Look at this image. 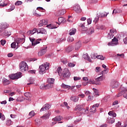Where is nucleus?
I'll return each instance as SVG.
<instances>
[{
  "mask_svg": "<svg viewBox=\"0 0 127 127\" xmlns=\"http://www.w3.org/2000/svg\"><path fill=\"white\" fill-rule=\"evenodd\" d=\"M96 107H95V105H93L92 106L91 109H90V111L92 113H96Z\"/></svg>",
  "mask_w": 127,
  "mask_h": 127,
  "instance_id": "nucleus-38",
  "label": "nucleus"
},
{
  "mask_svg": "<svg viewBox=\"0 0 127 127\" xmlns=\"http://www.w3.org/2000/svg\"><path fill=\"white\" fill-rule=\"evenodd\" d=\"M116 127H122V123L118 122V123L116 124Z\"/></svg>",
  "mask_w": 127,
  "mask_h": 127,
  "instance_id": "nucleus-59",
  "label": "nucleus"
},
{
  "mask_svg": "<svg viewBox=\"0 0 127 127\" xmlns=\"http://www.w3.org/2000/svg\"><path fill=\"white\" fill-rule=\"evenodd\" d=\"M36 72V70H31L29 71V73L30 74H35V72Z\"/></svg>",
  "mask_w": 127,
  "mask_h": 127,
  "instance_id": "nucleus-62",
  "label": "nucleus"
},
{
  "mask_svg": "<svg viewBox=\"0 0 127 127\" xmlns=\"http://www.w3.org/2000/svg\"><path fill=\"white\" fill-rule=\"evenodd\" d=\"M85 94L86 95V96H91V92H90V91H86L85 92Z\"/></svg>",
  "mask_w": 127,
  "mask_h": 127,
  "instance_id": "nucleus-61",
  "label": "nucleus"
},
{
  "mask_svg": "<svg viewBox=\"0 0 127 127\" xmlns=\"http://www.w3.org/2000/svg\"><path fill=\"white\" fill-rule=\"evenodd\" d=\"M105 72H106V69L103 70L101 73V75H102L97 78V79H99L100 82L104 81V80L106 79V76H105Z\"/></svg>",
  "mask_w": 127,
  "mask_h": 127,
  "instance_id": "nucleus-11",
  "label": "nucleus"
},
{
  "mask_svg": "<svg viewBox=\"0 0 127 127\" xmlns=\"http://www.w3.org/2000/svg\"><path fill=\"white\" fill-rule=\"evenodd\" d=\"M22 39L21 38H17L16 39V40H15V42L17 43V48H18V44H19V43H21V42H22Z\"/></svg>",
  "mask_w": 127,
  "mask_h": 127,
  "instance_id": "nucleus-28",
  "label": "nucleus"
},
{
  "mask_svg": "<svg viewBox=\"0 0 127 127\" xmlns=\"http://www.w3.org/2000/svg\"><path fill=\"white\" fill-rule=\"evenodd\" d=\"M73 8V10H75V12H77V13H80V12L82 11V9H81V7H80L79 4H74Z\"/></svg>",
  "mask_w": 127,
  "mask_h": 127,
  "instance_id": "nucleus-9",
  "label": "nucleus"
},
{
  "mask_svg": "<svg viewBox=\"0 0 127 127\" xmlns=\"http://www.w3.org/2000/svg\"><path fill=\"white\" fill-rule=\"evenodd\" d=\"M6 5H7V3L6 2V1H0V6H6Z\"/></svg>",
  "mask_w": 127,
  "mask_h": 127,
  "instance_id": "nucleus-32",
  "label": "nucleus"
},
{
  "mask_svg": "<svg viewBox=\"0 0 127 127\" xmlns=\"http://www.w3.org/2000/svg\"><path fill=\"white\" fill-rule=\"evenodd\" d=\"M2 83L3 86H7V85H9V84H10V81L6 78H3Z\"/></svg>",
  "mask_w": 127,
  "mask_h": 127,
  "instance_id": "nucleus-19",
  "label": "nucleus"
},
{
  "mask_svg": "<svg viewBox=\"0 0 127 127\" xmlns=\"http://www.w3.org/2000/svg\"><path fill=\"white\" fill-rule=\"evenodd\" d=\"M70 75L71 74L70 73L69 69H68L67 68H64L63 72V76L64 78H69Z\"/></svg>",
  "mask_w": 127,
  "mask_h": 127,
  "instance_id": "nucleus-7",
  "label": "nucleus"
},
{
  "mask_svg": "<svg viewBox=\"0 0 127 127\" xmlns=\"http://www.w3.org/2000/svg\"><path fill=\"white\" fill-rule=\"evenodd\" d=\"M127 92V89L125 88L123 90H122V92L123 93V97L125 98V99H127V93H126Z\"/></svg>",
  "mask_w": 127,
  "mask_h": 127,
  "instance_id": "nucleus-31",
  "label": "nucleus"
},
{
  "mask_svg": "<svg viewBox=\"0 0 127 127\" xmlns=\"http://www.w3.org/2000/svg\"><path fill=\"white\" fill-rule=\"evenodd\" d=\"M29 40L31 41V42L32 43V45L33 46H35V45L39 44V43H40V42L39 41V40H41V39L36 40L35 39H34L33 38H29Z\"/></svg>",
  "mask_w": 127,
  "mask_h": 127,
  "instance_id": "nucleus-10",
  "label": "nucleus"
},
{
  "mask_svg": "<svg viewBox=\"0 0 127 127\" xmlns=\"http://www.w3.org/2000/svg\"><path fill=\"white\" fill-rule=\"evenodd\" d=\"M89 84H95V80L90 79V80H89Z\"/></svg>",
  "mask_w": 127,
  "mask_h": 127,
  "instance_id": "nucleus-63",
  "label": "nucleus"
},
{
  "mask_svg": "<svg viewBox=\"0 0 127 127\" xmlns=\"http://www.w3.org/2000/svg\"><path fill=\"white\" fill-rule=\"evenodd\" d=\"M37 32V29L36 28H34L33 30H29L27 32V35H33L35 33Z\"/></svg>",
  "mask_w": 127,
  "mask_h": 127,
  "instance_id": "nucleus-13",
  "label": "nucleus"
},
{
  "mask_svg": "<svg viewBox=\"0 0 127 127\" xmlns=\"http://www.w3.org/2000/svg\"><path fill=\"white\" fill-rule=\"evenodd\" d=\"M94 27H90L88 29V31L89 34H92V33H93V32H94Z\"/></svg>",
  "mask_w": 127,
  "mask_h": 127,
  "instance_id": "nucleus-40",
  "label": "nucleus"
},
{
  "mask_svg": "<svg viewBox=\"0 0 127 127\" xmlns=\"http://www.w3.org/2000/svg\"><path fill=\"white\" fill-rule=\"evenodd\" d=\"M9 77L12 80H15V79H19V78L21 77V72H18L17 73L10 74L9 75Z\"/></svg>",
  "mask_w": 127,
  "mask_h": 127,
  "instance_id": "nucleus-6",
  "label": "nucleus"
},
{
  "mask_svg": "<svg viewBox=\"0 0 127 127\" xmlns=\"http://www.w3.org/2000/svg\"><path fill=\"white\" fill-rule=\"evenodd\" d=\"M20 4H22V2L21 1H17L15 3V5H20Z\"/></svg>",
  "mask_w": 127,
  "mask_h": 127,
  "instance_id": "nucleus-52",
  "label": "nucleus"
},
{
  "mask_svg": "<svg viewBox=\"0 0 127 127\" xmlns=\"http://www.w3.org/2000/svg\"><path fill=\"white\" fill-rule=\"evenodd\" d=\"M6 124L7 126H11V125H12V124H13V123L12 122V121H11V120L10 119H8Z\"/></svg>",
  "mask_w": 127,
  "mask_h": 127,
  "instance_id": "nucleus-43",
  "label": "nucleus"
},
{
  "mask_svg": "<svg viewBox=\"0 0 127 127\" xmlns=\"http://www.w3.org/2000/svg\"><path fill=\"white\" fill-rule=\"evenodd\" d=\"M79 26H80V27H81V28H85V23H80L79 24Z\"/></svg>",
  "mask_w": 127,
  "mask_h": 127,
  "instance_id": "nucleus-58",
  "label": "nucleus"
},
{
  "mask_svg": "<svg viewBox=\"0 0 127 127\" xmlns=\"http://www.w3.org/2000/svg\"><path fill=\"white\" fill-rule=\"evenodd\" d=\"M46 51H47V50H46V49L41 50L38 52V56H43V55L46 53Z\"/></svg>",
  "mask_w": 127,
  "mask_h": 127,
  "instance_id": "nucleus-22",
  "label": "nucleus"
},
{
  "mask_svg": "<svg viewBox=\"0 0 127 127\" xmlns=\"http://www.w3.org/2000/svg\"><path fill=\"white\" fill-rule=\"evenodd\" d=\"M107 123L108 124H114L115 123V119L114 118L109 117L107 120Z\"/></svg>",
  "mask_w": 127,
  "mask_h": 127,
  "instance_id": "nucleus-24",
  "label": "nucleus"
},
{
  "mask_svg": "<svg viewBox=\"0 0 127 127\" xmlns=\"http://www.w3.org/2000/svg\"><path fill=\"white\" fill-rule=\"evenodd\" d=\"M57 72L58 73V75H59L60 76H62V68H61V67H59L57 68Z\"/></svg>",
  "mask_w": 127,
  "mask_h": 127,
  "instance_id": "nucleus-26",
  "label": "nucleus"
},
{
  "mask_svg": "<svg viewBox=\"0 0 127 127\" xmlns=\"http://www.w3.org/2000/svg\"><path fill=\"white\" fill-rule=\"evenodd\" d=\"M66 13V10L61 9L59 11V13L56 14V16H59V15H64Z\"/></svg>",
  "mask_w": 127,
  "mask_h": 127,
  "instance_id": "nucleus-20",
  "label": "nucleus"
},
{
  "mask_svg": "<svg viewBox=\"0 0 127 127\" xmlns=\"http://www.w3.org/2000/svg\"><path fill=\"white\" fill-rule=\"evenodd\" d=\"M11 47L12 48H17V45H16V42H14L11 43Z\"/></svg>",
  "mask_w": 127,
  "mask_h": 127,
  "instance_id": "nucleus-42",
  "label": "nucleus"
},
{
  "mask_svg": "<svg viewBox=\"0 0 127 127\" xmlns=\"http://www.w3.org/2000/svg\"><path fill=\"white\" fill-rule=\"evenodd\" d=\"M62 119H63L62 117L60 116H57L54 119H53V121H54V122H60V121H61Z\"/></svg>",
  "mask_w": 127,
  "mask_h": 127,
  "instance_id": "nucleus-23",
  "label": "nucleus"
},
{
  "mask_svg": "<svg viewBox=\"0 0 127 127\" xmlns=\"http://www.w3.org/2000/svg\"><path fill=\"white\" fill-rule=\"evenodd\" d=\"M101 83L100 80L98 78L95 79V85H101Z\"/></svg>",
  "mask_w": 127,
  "mask_h": 127,
  "instance_id": "nucleus-45",
  "label": "nucleus"
},
{
  "mask_svg": "<svg viewBox=\"0 0 127 127\" xmlns=\"http://www.w3.org/2000/svg\"><path fill=\"white\" fill-rule=\"evenodd\" d=\"M61 87L62 88H63V89H70V90H73V89L75 87V86H70L63 83L61 85Z\"/></svg>",
  "mask_w": 127,
  "mask_h": 127,
  "instance_id": "nucleus-15",
  "label": "nucleus"
},
{
  "mask_svg": "<svg viewBox=\"0 0 127 127\" xmlns=\"http://www.w3.org/2000/svg\"><path fill=\"white\" fill-rule=\"evenodd\" d=\"M51 108V105L49 104H45V106H44L40 110V112H43V113H46V112H48L49 110V109Z\"/></svg>",
  "mask_w": 127,
  "mask_h": 127,
  "instance_id": "nucleus-8",
  "label": "nucleus"
},
{
  "mask_svg": "<svg viewBox=\"0 0 127 127\" xmlns=\"http://www.w3.org/2000/svg\"><path fill=\"white\" fill-rule=\"evenodd\" d=\"M14 8H15V7L14 6V5H12L11 6V8L8 9V11H11L13 10V9H14Z\"/></svg>",
  "mask_w": 127,
  "mask_h": 127,
  "instance_id": "nucleus-57",
  "label": "nucleus"
},
{
  "mask_svg": "<svg viewBox=\"0 0 127 127\" xmlns=\"http://www.w3.org/2000/svg\"><path fill=\"white\" fill-rule=\"evenodd\" d=\"M108 115L110 117H113V118H116V117H117V114L115 112H114V111H110L108 113Z\"/></svg>",
  "mask_w": 127,
  "mask_h": 127,
  "instance_id": "nucleus-29",
  "label": "nucleus"
},
{
  "mask_svg": "<svg viewBox=\"0 0 127 127\" xmlns=\"http://www.w3.org/2000/svg\"><path fill=\"white\" fill-rule=\"evenodd\" d=\"M24 96L27 98H31V97H32V95L30 92H26L24 93Z\"/></svg>",
  "mask_w": 127,
  "mask_h": 127,
  "instance_id": "nucleus-37",
  "label": "nucleus"
},
{
  "mask_svg": "<svg viewBox=\"0 0 127 127\" xmlns=\"http://www.w3.org/2000/svg\"><path fill=\"white\" fill-rule=\"evenodd\" d=\"M47 27H48V28H50V29H54V28H57V27H56V26H53L51 24L48 25Z\"/></svg>",
  "mask_w": 127,
  "mask_h": 127,
  "instance_id": "nucleus-41",
  "label": "nucleus"
},
{
  "mask_svg": "<svg viewBox=\"0 0 127 127\" xmlns=\"http://www.w3.org/2000/svg\"><path fill=\"white\" fill-rule=\"evenodd\" d=\"M6 41H5V40H1L0 41V43L1 44V45H2V46H3V45H4V44H5Z\"/></svg>",
  "mask_w": 127,
  "mask_h": 127,
  "instance_id": "nucleus-56",
  "label": "nucleus"
},
{
  "mask_svg": "<svg viewBox=\"0 0 127 127\" xmlns=\"http://www.w3.org/2000/svg\"><path fill=\"white\" fill-rule=\"evenodd\" d=\"M54 78H48L47 80L48 84L46 85H42L40 86L41 89H50V88L53 87V84H54Z\"/></svg>",
  "mask_w": 127,
  "mask_h": 127,
  "instance_id": "nucleus-2",
  "label": "nucleus"
},
{
  "mask_svg": "<svg viewBox=\"0 0 127 127\" xmlns=\"http://www.w3.org/2000/svg\"><path fill=\"white\" fill-rule=\"evenodd\" d=\"M73 49V46H69L65 49V52H66L67 53H69V52H71V51H72Z\"/></svg>",
  "mask_w": 127,
  "mask_h": 127,
  "instance_id": "nucleus-25",
  "label": "nucleus"
},
{
  "mask_svg": "<svg viewBox=\"0 0 127 127\" xmlns=\"http://www.w3.org/2000/svg\"><path fill=\"white\" fill-rule=\"evenodd\" d=\"M74 111H79V112H81L82 111L83 114H88V110L86 109L85 110V109H83L82 108V106L80 105H78L75 106L74 108Z\"/></svg>",
  "mask_w": 127,
  "mask_h": 127,
  "instance_id": "nucleus-4",
  "label": "nucleus"
},
{
  "mask_svg": "<svg viewBox=\"0 0 127 127\" xmlns=\"http://www.w3.org/2000/svg\"><path fill=\"white\" fill-rule=\"evenodd\" d=\"M119 44V39H118L116 37L112 40V41L108 43V46H115V45H118Z\"/></svg>",
  "mask_w": 127,
  "mask_h": 127,
  "instance_id": "nucleus-5",
  "label": "nucleus"
},
{
  "mask_svg": "<svg viewBox=\"0 0 127 127\" xmlns=\"http://www.w3.org/2000/svg\"><path fill=\"white\" fill-rule=\"evenodd\" d=\"M71 101H72L73 102H74L75 103L78 102V97L76 96H71L70 97Z\"/></svg>",
  "mask_w": 127,
  "mask_h": 127,
  "instance_id": "nucleus-34",
  "label": "nucleus"
},
{
  "mask_svg": "<svg viewBox=\"0 0 127 127\" xmlns=\"http://www.w3.org/2000/svg\"><path fill=\"white\" fill-rule=\"evenodd\" d=\"M3 29H5L2 24H0V32H1Z\"/></svg>",
  "mask_w": 127,
  "mask_h": 127,
  "instance_id": "nucleus-54",
  "label": "nucleus"
},
{
  "mask_svg": "<svg viewBox=\"0 0 127 127\" xmlns=\"http://www.w3.org/2000/svg\"><path fill=\"white\" fill-rule=\"evenodd\" d=\"M73 79H74V81H79V80H81V77L74 76L73 77Z\"/></svg>",
  "mask_w": 127,
  "mask_h": 127,
  "instance_id": "nucleus-55",
  "label": "nucleus"
},
{
  "mask_svg": "<svg viewBox=\"0 0 127 127\" xmlns=\"http://www.w3.org/2000/svg\"><path fill=\"white\" fill-rule=\"evenodd\" d=\"M19 68L21 72H24L26 70H28V66L26 63L24 62H21L19 64Z\"/></svg>",
  "mask_w": 127,
  "mask_h": 127,
  "instance_id": "nucleus-3",
  "label": "nucleus"
},
{
  "mask_svg": "<svg viewBox=\"0 0 127 127\" xmlns=\"http://www.w3.org/2000/svg\"><path fill=\"white\" fill-rule=\"evenodd\" d=\"M29 116L31 118H32V117H34V116H35V113L34 112V111H31L29 114Z\"/></svg>",
  "mask_w": 127,
  "mask_h": 127,
  "instance_id": "nucleus-44",
  "label": "nucleus"
},
{
  "mask_svg": "<svg viewBox=\"0 0 127 127\" xmlns=\"http://www.w3.org/2000/svg\"><path fill=\"white\" fill-rule=\"evenodd\" d=\"M108 15V13L106 14V12H100L99 17H106Z\"/></svg>",
  "mask_w": 127,
  "mask_h": 127,
  "instance_id": "nucleus-33",
  "label": "nucleus"
},
{
  "mask_svg": "<svg viewBox=\"0 0 127 127\" xmlns=\"http://www.w3.org/2000/svg\"><path fill=\"white\" fill-rule=\"evenodd\" d=\"M3 35L5 36H9L10 35H11V33L6 30L3 33Z\"/></svg>",
  "mask_w": 127,
  "mask_h": 127,
  "instance_id": "nucleus-35",
  "label": "nucleus"
},
{
  "mask_svg": "<svg viewBox=\"0 0 127 127\" xmlns=\"http://www.w3.org/2000/svg\"><path fill=\"white\" fill-rule=\"evenodd\" d=\"M82 46V43L79 41L75 44V50H78V49Z\"/></svg>",
  "mask_w": 127,
  "mask_h": 127,
  "instance_id": "nucleus-21",
  "label": "nucleus"
},
{
  "mask_svg": "<svg viewBox=\"0 0 127 127\" xmlns=\"http://www.w3.org/2000/svg\"><path fill=\"white\" fill-rule=\"evenodd\" d=\"M47 24V20L46 19L41 20L39 23L38 24V26L39 27H41V26H43V25H46Z\"/></svg>",
  "mask_w": 127,
  "mask_h": 127,
  "instance_id": "nucleus-14",
  "label": "nucleus"
},
{
  "mask_svg": "<svg viewBox=\"0 0 127 127\" xmlns=\"http://www.w3.org/2000/svg\"><path fill=\"white\" fill-rule=\"evenodd\" d=\"M114 37V34H112L111 33H108L107 36V38L108 39H112Z\"/></svg>",
  "mask_w": 127,
  "mask_h": 127,
  "instance_id": "nucleus-46",
  "label": "nucleus"
},
{
  "mask_svg": "<svg viewBox=\"0 0 127 127\" xmlns=\"http://www.w3.org/2000/svg\"><path fill=\"white\" fill-rule=\"evenodd\" d=\"M124 43L127 44V36L124 40Z\"/></svg>",
  "mask_w": 127,
  "mask_h": 127,
  "instance_id": "nucleus-64",
  "label": "nucleus"
},
{
  "mask_svg": "<svg viewBox=\"0 0 127 127\" xmlns=\"http://www.w3.org/2000/svg\"><path fill=\"white\" fill-rule=\"evenodd\" d=\"M34 79L32 78H30L28 80V82H29V83H28L27 85H33V84H34Z\"/></svg>",
  "mask_w": 127,
  "mask_h": 127,
  "instance_id": "nucleus-27",
  "label": "nucleus"
},
{
  "mask_svg": "<svg viewBox=\"0 0 127 127\" xmlns=\"http://www.w3.org/2000/svg\"><path fill=\"white\" fill-rule=\"evenodd\" d=\"M88 101H93V99H94V97L90 95L88 96Z\"/></svg>",
  "mask_w": 127,
  "mask_h": 127,
  "instance_id": "nucleus-60",
  "label": "nucleus"
},
{
  "mask_svg": "<svg viewBox=\"0 0 127 127\" xmlns=\"http://www.w3.org/2000/svg\"><path fill=\"white\" fill-rule=\"evenodd\" d=\"M67 40L68 42H72V41H74V38L72 37H69Z\"/></svg>",
  "mask_w": 127,
  "mask_h": 127,
  "instance_id": "nucleus-48",
  "label": "nucleus"
},
{
  "mask_svg": "<svg viewBox=\"0 0 127 127\" xmlns=\"http://www.w3.org/2000/svg\"><path fill=\"white\" fill-rule=\"evenodd\" d=\"M49 63H45L39 66V73L41 75H43L46 73V70L49 69Z\"/></svg>",
  "mask_w": 127,
  "mask_h": 127,
  "instance_id": "nucleus-1",
  "label": "nucleus"
},
{
  "mask_svg": "<svg viewBox=\"0 0 127 127\" xmlns=\"http://www.w3.org/2000/svg\"><path fill=\"white\" fill-rule=\"evenodd\" d=\"M93 90L95 93L94 96H99V91L95 88H93Z\"/></svg>",
  "mask_w": 127,
  "mask_h": 127,
  "instance_id": "nucleus-47",
  "label": "nucleus"
},
{
  "mask_svg": "<svg viewBox=\"0 0 127 127\" xmlns=\"http://www.w3.org/2000/svg\"><path fill=\"white\" fill-rule=\"evenodd\" d=\"M76 30L75 28H72L69 30V35H74L76 33Z\"/></svg>",
  "mask_w": 127,
  "mask_h": 127,
  "instance_id": "nucleus-30",
  "label": "nucleus"
},
{
  "mask_svg": "<svg viewBox=\"0 0 127 127\" xmlns=\"http://www.w3.org/2000/svg\"><path fill=\"white\" fill-rule=\"evenodd\" d=\"M96 58H97V59H100V60H104V58L103 56L102 55H99L96 56Z\"/></svg>",
  "mask_w": 127,
  "mask_h": 127,
  "instance_id": "nucleus-49",
  "label": "nucleus"
},
{
  "mask_svg": "<svg viewBox=\"0 0 127 127\" xmlns=\"http://www.w3.org/2000/svg\"><path fill=\"white\" fill-rule=\"evenodd\" d=\"M119 85H120V83H119V82L116 80L113 81L111 82V86L113 89L115 88H118V87H119Z\"/></svg>",
  "mask_w": 127,
  "mask_h": 127,
  "instance_id": "nucleus-16",
  "label": "nucleus"
},
{
  "mask_svg": "<svg viewBox=\"0 0 127 127\" xmlns=\"http://www.w3.org/2000/svg\"><path fill=\"white\" fill-rule=\"evenodd\" d=\"M35 124L36 126H37V127H40V126H41L42 125V121L40 119H37L35 120Z\"/></svg>",
  "mask_w": 127,
  "mask_h": 127,
  "instance_id": "nucleus-18",
  "label": "nucleus"
},
{
  "mask_svg": "<svg viewBox=\"0 0 127 127\" xmlns=\"http://www.w3.org/2000/svg\"><path fill=\"white\" fill-rule=\"evenodd\" d=\"M58 20L59 22L62 23V22H63V21H64V18H63V17H61L59 18Z\"/></svg>",
  "mask_w": 127,
  "mask_h": 127,
  "instance_id": "nucleus-51",
  "label": "nucleus"
},
{
  "mask_svg": "<svg viewBox=\"0 0 127 127\" xmlns=\"http://www.w3.org/2000/svg\"><path fill=\"white\" fill-rule=\"evenodd\" d=\"M76 64L73 63H69L68 64V67H74Z\"/></svg>",
  "mask_w": 127,
  "mask_h": 127,
  "instance_id": "nucleus-50",
  "label": "nucleus"
},
{
  "mask_svg": "<svg viewBox=\"0 0 127 127\" xmlns=\"http://www.w3.org/2000/svg\"><path fill=\"white\" fill-rule=\"evenodd\" d=\"M97 1L88 0L87 3L90 5L91 4H95V3H97Z\"/></svg>",
  "mask_w": 127,
  "mask_h": 127,
  "instance_id": "nucleus-39",
  "label": "nucleus"
},
{
  "mask_svg": "<svg viewBox=\"0 0 127 127\" xmlns=\"http://www.w3.org/2000/svg\"><path fill=\"white\" fill-rule=\"evenodd\" d=\"M37 32L38 34H39V33H41L42 34H46V30L43 28H40L37 30Z\"/></svg>",
  "mask_w": 127,
  "mask_h": 127,
  "instance_id": "nucleus-17",
  "label": "nucleus"
},
{
  "mask_svg": "<svg viewBox=\"0 0 127 127\" xmlns=\"http://www.w3.org/2000/svg\"><path fill=\"white\" fill-rule=\"evenodd\" d=\"M2 25H3L4 28L5 29L6 28H7L8 27V24L6 23H2Z\"/></svg>",
  "mask_w": 127,
  "mask_h": 127,
  "instance_id": "nucleus-53",
  "label": "nucleus"
},
{
  "mask_svg": "<svg viewBox=\"0 0 127 127\" xmlns=\"http://www.w3.org/2000/svg\"><path fill=\"white\" fill-rule=\"evenodd\" d=\"M50 116H51V112L48 111L41 118H42V119H43V120H48V119H49Z\"/></svg>",
  "mask_w": 127,
  "mask_h": 127,
  "instance_id": "nucleus-12",
  "label": "nucleus"
},
{
  "mask_svg": "<svg viewBox=\"0 0 127 127\" xmlns=\"http://www.w3.org/2000/svg\"><path fill=\"white\" fill-rule=\"evenodd\" d=\"M84 59H85V60H87L88 61H91V59H90V57H89V55H86L85 54L84 55H83V56Z\"/></svg>",
  "mask_w": 127,
  "mask_h": 127,
  "instance_id": "nucleus-36",
  "label": "nucleus"
}]
</instances>
